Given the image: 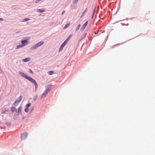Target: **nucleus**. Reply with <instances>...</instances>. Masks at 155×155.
Wrapping results in <instances>:
<instances>
[{
  "label": "nucleus",
  "instance_id": "1",
  "mask_svg": "<svg viewBox=\"0 0 155 155\" xmlns=\"http://www.w3.org/2000/svg\"><path fill=\"white\" fill-rule=\"evenodd\" d=\"M19 74L21 76L25 78L26 79L29 81L31 82L32 83H33L35 86V89H37L38 88V84L35 81L31 78V77H29L28 75H27L25 74L23 72L19 71Z\"/></svg>",
  "mask_w": 155,
  "mask_h": 155
},
{
  "label": "nucleus",
  "instance_id": "2",
  "mask_svg": "<svg viewBox=\"0 0 155 155\" xmlns=\"http://www.w3.org/2000/svg\"><path fill=\"white\" fill-rule=\"evenodd\" d=\"M44 43V42L43 41H40L38 43L36 44L35 46H32L31 48L32 49H35L37 48H38V47L41 46L42 45H43Z\"/></svg>",
  "mask_w": 155,
  "mask_h": 155
},
{
  "label": "nucleus",
  "instance_id": "3",
  "mask_svg": "<svg viewBox=\"0 0 155 155\" xmlns=\"http://www.w3.org/2000/svg\"><path fill=\"white\" fill-rule=\"evenodd\" d=\"M28 133L27 132L23 133L21 134V140H24L26 139L28 136Z\"/></svg>",
  "mask_w": 155,
  "mask_h": 155
},
{
  "label": "nucleus",
  "instance_id": "4",
  "mask_svg": "<svg viewBox=\"0 0 155 155\" xmlns=\"http://www.w3.org/2000/svg\"><path fill=\"white\" fill-rule=\"evenodd\" d=\"M21 97L18 98L15 101L13 105H14L15 106H17L19 102H20L21 101Z\"/></svg>",
  "mask_w": 155,
  "mask_h": 155
},
{
  "label": "nucleus",
  "instance_id": "5",
  "mask_svg": "<svg viewBox=\"0 0 155 155\" xmlns=\"http://www.w3.org/2000/svg\"><path fill=\"white\" fill-rule=\"evenodd\" d=\"M50 89L49 88L46 89L45 91V92L43 94V96H45L46 94H47L50 91Z\"/></svg>",
  "mask_w": 155,
  "mask_h": 155
},
{
  "label": "nucleus",
  "instance_id": "6",
  "mask_svg": "<svg viewBox=\"0 0 155 155\" xmlns=\"http://www.w3.org/2000/svg\"><path fill=\"white\" fill-rule=\"evenodd\" d=\"M88 23V21H87L81 28V29L83 30L85 28Z\"/></svg>",
  "mask_w": 155,
  "mask_h": 155
},
{
  "label": "nucleus",
  "instance_id": "7",
  "mask_svg": "<svg viewBox=\"0 0 155 155\" xmlns=\"http://www.w3.org/2000/svg\"><path fill=\"white\" fill-rule=\"evenodd\" d=\"M72 36V35H70L63 43L65 45H66L68 42L70 38Z\"/></svg>",
  "mask_w": 155,
  "mask_h": 155
},
{
  "label": "nucleus",
  "instance_id": "8",
  "mask_svg": "<svg viewBox=\"0 0 155 155\" xmlns=\"http://www.w3.org/2000/svg\"><path fill=\"white\" fill-rule=\"evenodd\" d=\"M21 43L25 45L28 44V41L27 40H22Z\"/></svg>",
  "mask_w": 155,
  "mask_h": 155
},
{
  "label": "nucleus",
  "instance_id": "9",
  "mask_svg": "<svg viewBox=\"0 0 155 155\" xmlns=\"http://www.w3.org/2000/svg\"><path fill=\"white\" fill-rule=\"evenodd\" d=\"M65 45L63 43L61 45L60 49H59V51H60L63 49L64 47V46Z\"/></svg>",
  "mask_w": 155,
  "mask_h": 155
},
{
  "label": "nucleus",
  "instance_id": "10",
  "mask_svg": "<svg viewBox=\"0 0 155 155\" xmlns=\"http://www.w3.org/2000/svg\"><path fill=\"white\" fill-rule=\"evenodd\" d=\"M30 60V58H26L25 59H23L22 61L23 62H28Z\"/></svg>",
  "mask_w": 155,
  "mask_h": 155
},
{
  "label": "nucleus",
  "instance_id": "11",
  "mask_svg": "<svg viewBox=\"0 0 155 155\" xmlns=\"http://www.w3.org/2000/svg\"><path fill=\"white\" fill-rule=\"evenodd\" d=\"M11 110L12 112H14L16 111V109L15 107H12L11 108Z\"/></svg>",
  "mask_w": 155,
  "mask_h": 155
},
{
  "label": "nucleus",
  "instance_id": "12",
  "mask_svg": "<svg viewBox=\"0 0 155 155\" xmlns=\"http://www.w3.org/2000/svg\"><path fill=\"white\" fill-rule=\"evenodd\" d=\"M38 11L40 12H45V10L44 9H38Z\"/></svg>",
  "mask_w": 155,
  "mask_h": 155
},
{
  "label": "nucleus",
  "instance_id": "13",
  "mask_svg": "<svg viewBox=\"0 0 155 155\" xmlns=\"http://www.w3.org/2000/svg\"><path fill=\"white\" fill-rule=\"evenodd\" d=\"M70 25V23H67L66 24L65 26L64 27V29L66 28Z\"/></svg>",
  "mask_w": 155,
  "mask_h": 155
},
{
  "label": "nucleus",
  "instance_id": "14",
  "mask_svg": "<svg viewBox=\"0 0 155 155\" xmlns=\"http://www.w3.org/2000/svg\"><path fill=\"white\" fill-rule=\"evenodd\" d=\"M6 111V110L5 109H2L1 111L2 113L3 114H5Z\"/></svg>",
  "mask_w": 155,
  "mask_h": 155
},
{
  "label": "nucleus",
  "instance_id": "15",
  "mask_svg": "<svg viewBox=\"0 0 155 155\" xmlns=\"http://www.w3.org/2000/svg\"><path fill=\"white\" fill-rule=\"evenodd\" d=\"M48 73L49 75H51L53 74V72L52 71H50L48 72Z\"/></svg>",
  "mask_w": 155,
  "mask_h": 155
},
{
  "label": "nucleus",
  "instance_id": "16",
  "mask_svg": "<svg viewBox=\"0 0 155 155\" xmlns=\"http://www.w3.org/2000/svg\"><path fill=\"white\" fill-rule=\"evenodd\" d=\"M24 45H20L17 46V48H21L23 47Z\"/></svg>",
  "mask_w": 155,
  "mask_h": 155
},
{
  "label": "nucleus",
  "instance_id": "17",
  "mask_svg": "<svg viewBox=\"0 0 155 155\" xmlns=\"http://www.w3.org/2000/svg\"><path fill=\"white\" fill-rule=\"evenodd\" d=\"M30 19L29 18H25V19H24L23 20V22H25V21H28L29 20H30Z\"/></svg>",
  "mask_w": 155,
  "mask_h": 155
},
{
  "label": "nucleus",
  "instance_id": "18",
  "mask_svg": "<svg viewBox=\"0 0 155 155\" xmlns=\"http://www.w3.org/2000/svg\"><path fill=\"white\" fill-rule=\"evenodd\" d=\"M80 24H79L77 27L76 29V31H77L79 28H80Z\"/></svg>",
  "mask_w": 155,
  "mask_h": 155
},
{
  "label": "nucleus",
  "instance_id": "19",
  "mask_svg": "<svg viewBox=\"0 0 155 155\" xmlns=\"http://www.w3.org/2000/svg\"><path fill=\"white\" fill-rule=\"evenodd\" d=\"M31 105V104L30 103H28L27 104L26 106V107L28 108Z\"/></svg>",
  "mask_w": 155,
  "mask_h": 155
},
{
  "label": "nucleus",
  "instance_id": "20",
  "mask_svg": "<svg viewBox=\"0 0 155 155\" xmlns=\"http://www.w3.org/2000/svg\"><path fill=\"white\" fill-rule=\"evenodd\" d=\"M87 35V33H84L83 34V37L82 38V39L83 38H84Z\"/></svg>",
  "mask_w": 155,
  "mask_h": 155
},
{
  "label": "nucleus",
  "instance_id": "21",
  "mask_svg": "<svg viewBox=\"0 0 155 155\" xmlns=\"http://www.w3.org/2000/svg\"><path fill=\"white\" fill-rule=\"evenodd\" d=\"M18 111L19 113L20 112L21 113V107H19L18 109Z\"/></svg>",
  "mask_w": 155,
  "mask_h": 155
},
{
  "label": "nucleus",
  "instance_id": "22",
  "mask_svg": "<svg viewBox=\"0 0 155 155\" xmlns=\"http://www.w3.org/2000/svg\"><path fill=\"white\" fill-rule=\"evenodd\" d=\"M25 111L26 112H27L28 111V108H26L25 109Z\"/></svg>",
  "mask_w": 155,
  "mask_h": 155
},
{
  "label": "nucleus",
  "instance_id": "23",
  "mask_svg": "<svg viewBox=\"0 0 155 155\" xmlns=\"http://www.w3.org/2000/svg\"><path fill=\"white\" fill-rule=\"evenodd\" d=\"M78 0H75L73 2V3L74 4H75V3H77L78 2Z\"/></svg>",
  "mask_w": 155,
  "mask_h": 155
},
{
  "label": "nucleus",
  "instance_id": "24",
  "mask_svg": "<svg viewBox=\"0 0 155 155\" xmlns=\"http://www.w3.org/2000/svg\"><path fill=\"white\" fill-rule=\"evenodd\" d=\"M87 8H86V9L84 10V12L83 13V14H85V13L87 12Z\"/></svg>",
  "mask_w": 155,
  "mask_h": 155
},
{
  "label": "nucleus",
  "instance_id": "25",
  "mask_svg": "<svg viewBox=\"0 0 155 155\" xmlns=\"http://www.w3.org/2000/svg\"><path fill=\"white\" fill-rule=\"evenodd\" d=\"M29 71L30 73H31V74L33 73V72L31 69H30L29 70Z\"/></svg>",
  "mask_w": 155,
  "mask_h": 155
},
{
  "label": "nucleus",
  "instance_id": "26",
  "mask_svg": "<svg viewBox=\"0 0 155 155\" xmlns=\"http://www.w3.org/2000/svg\"><path fill=\"white\" fill-rule=\"evenodd\" d=\"M40 1L39 0H36L35 2L36 3H38Z\"/></svg>",
  "mask_w": 155,
  "mask_h": 155
},
{
  "label": "nucleus",
  "instance_id": "27",
  "mask_svg": "<svg viewBox=\"0 0 155 155\" xmlns=\"http://www.w3.org/2000/svg\"><path fill=\"white\" fill-rule=\"evenodd\" d=\"M64 12H65V11H63L62 12V13L61 14V15H62L63 14H64Z\"/></svg>",
  "mask_w": 155,
  "mask_h": 155
},
{
  "label": "nucleus",
  "instance_id": "28",
  "mask_svg": "<svg viewBox=\"0 0 155 155\" xmlns=\"http://www.w3.org/2000/svg\"><path fill=\"white\" fill-rule=\"evenodd\" d=\"M3 20V19L2 18H0V21H2Z\"/></svg>",
  "mask_w": 155,
  "mask_h": 155
},
{
  "label": "nucleus",
  "instance_id": "29",
  "mask_svg": "<svg viewBox=\"0 0 155 155\" xmlns=\"http://www.w3.org/2000/svg\"><path fill=\"white\" fill-rule=\"evenodd\" d=\"M84 14H83V13H82V15L81 16V18L84 15Z\"/></svg>",
  "mask_w": 155,
  "mask_h": 155
},
{
  "label": "nucleus",
  "instance_id": "30",
  "mask_svg": "<svg viewBox=\"0 0 155 155\" xmlns=\"http://www.w3.org/2000/svg\"><path fill=\"white\" fill-rule=\"evenodd\" d=\"M98 31H99V30H98V31H97V32H95V34H97V33H98Z\"/></svg>",
  "mask_w": 155,
  "mask_h": 155
},
{
  "label": "nucleus",
  "instance_id": "31",
  "mask_svg": "<svg viewBox=\"0 0 155 155\" xmlns=\"http://www.w3.org/2000/svg\"><path fill=\"white\" fill-rule=\"evenodd\" d=\"M34 100H35L36 99H34Z\"/></svg>",
  "mask_w": 155,
  "mask_h": 155
}]
</instances>
